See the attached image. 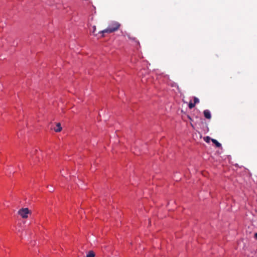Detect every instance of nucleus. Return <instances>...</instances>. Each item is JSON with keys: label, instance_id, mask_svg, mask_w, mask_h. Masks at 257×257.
<instances>
[{"label": "nucleus", "instance_id": "f257e3e1", "mask_svg": "<svg viewBox=\"0 0 257 257\" xmlns=\"http://www.w3.org/2000/svg\"><path fill=\"white\" fill-rule=\"evenodd\" d=\"M121 25L119 23L116 21H111L108 24L107 28L102 31L99 32V34H101L102 37H103L104 33H112L115 31H117L120 28Z\"/></svg>", "mask_w": 257, "mask_h": 257}, {"label": "nucleus", "instance_id": "f03ea898", "mask_svg": "<svg viewBox=\"0 0 257 257\" xmlns=\"http://www.w3.org/2000/svg\"><path fill=\"white\" fill-rule=\"evenodd\" d=\"M30 211L28 208H22L18 211V214L23 218H27Z\"/></svg>", "mask_w": 257, "mask_h": 257}, {"label": "nucleus", "instance_id": "7ed1b4c3", "mask_svg": "<svg viewBox=\"0 0 257 257\" xmlns=\"http://www.w3.org/2000/svg\"><path fill=\"white\" fill-rule=\"evenodd\" d=\"M203 114L205 118L207 119H210L211 117V115L210 112L209 110L206 109L203 111Z\"/></svg>", "mask_w": 257, "mask_h": 257}, {"label": "nucleus", "instance_id": "20e7f679", "mask_svg": "<svg viewBox=\"0 0 257 257\" xmlns=\"http://www.w3.org/2000/svg\"><path fill=\"white\" fill-rule=\"evenodd\" d=\"M54 130L56 132H60L62 130V127L61 126V123L60 122H58L56 124V127L54 128Z\"/></svg>", "mask_w": 257, "mask_h": 257}, {"label": "nucleus", "instance_id": "39448f33", "mask_svg": "<svg viewBox=\"0 0 257 257\" xmlns=\"http://www.w3.org/2000/svg\"><path fill=\"white\" fill-rule=\"evenodd\" d=\"M95 255V254L94 252L92 250H89L87 254H86V257H94Z\"/></svg>", "mask_w": 257, "mask_h": 257}, {"label": "nucleus", "instance_id": "423d86ee", "mask_svg": "<svg viewBox=\"0 0 257 257\" xmlns=\"http://www.w3.org/2000/svg\"><path fill=\"white\" fill-rule=\"evenodd\" d=\"M211 141L216 145L217 147L219 148L221 146V144L219 143L217 140L212 139H211Z\"/></svg>", "mask_w": 257, "mask_h": 257}, {"label": "nucleus", "instance_id": "0eeeda50", "mask_svg": "<svg viewBox=\"0 0 257 257\" xmlns=\"http://www.w3.org/2000/svg\"><path fill=\"white\" fill-rule=\"evenodd\" d=\"M127 37L128 38L131 40H132V41H134L135 42H136L138 44H139V41H138L137 40H136V38L135 37H132L131 36H130V35H127Z\"/></svg>", "mask_w": 257, "mask_h": 257}, {"label": "nucleus", "instance_id": "6e6552de", "mask_svg": "<svg viewBox=\"0 0 257 257\" xmlns=\"http://www.w3.org/2000/svg\"><path fill=\"white\" fill-rule=\"evenodd\" d=\"M195 104L194 103H192L191 101L189 102V104H188V107L190 109L193 108V107H195Z\"/></svg>", "mask_w": 257, "mask_h": 257}, {"label": "nucleus", "instance_id": "1a4fd4ad", "mask_svg": "<svg viewBox=\"0 0 257 257\" xmlns=\"http://www.w3.org/2000/svg\"><path fill=\"white\" fill-rule=\"evenodd\" d=\"M204 141H205L206 143H209L210 142V138L209 137H206L205 138H204Z\"/></svg>", "mask_w": 257, "mask_h": 257}, {"label": "nucleus", "instance_id": "9d476101", "mask_svg": "<svg viewBox=\"0 0 257 257\" xmlns=\"http://www.w3.org/2000/svg\"><path fill=\"white\" fill-rule=\"evenodd\" d=\"M199 102V100L198 98L194 97V103L196 104Z\"/></svg>", "mask_w": 257, "mask_h": 257}, {"label": "nucleus", "instance_id": "9b49d317", "mask_svg": "<svg viewBox=\"0 0 257 257\" xmlns=\"http://www.w3.org/2000/svg\"><path fill=\"white\" fill-rule=\"evenodd\" d=\"M95 31H96V26H94L93 27L92 33L93 34V35H94V36H96V35H97V34H95Z\"/></svg>", "mask_w": 257, "mask_h": 257}, {"label": "nucleus", "instance_id": "f8f14e48", "mask_svg": "<svg viewBox=\"0 0 257 257\" xmlns=\"http://www.w3.org/2000/svg\"><path fill=\"white\" fill-rule=\"evenodd\" d=\"M254 238L257 239V232L254 234Z\"/></svg>", "mask_w": 257, "mask_h": 257}, {"label": "nucleus", "instance_id": "ddd939ff", "mask_svg": "<svg viewBox=\"0 0 257 257\" xmlns=\"http://www.w3.org/2000/svg\"><path fill=\"white\" fill-rule=\"evenodd\" d=\"M50 191H51V192L53 191V189H52L51 190H50Z\"/></svg>", "mask_w": 257, "mask_h": 257}]
</instances>
